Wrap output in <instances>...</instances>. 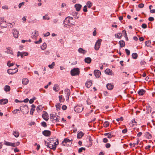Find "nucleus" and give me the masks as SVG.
I'll return each mask as SVG.
<instances>
[{
	"mask_svg": "<svg viewBox=\"0 0 155 155\" xmlns=\"http://www.w3.org/2000/svg\"><path fill=\"white\" fill-rule=\"evenodd\" d=\"M144 6V5L143 3H141L138 5V7L140 8H143Z\"/></svg>",
	"mask_w": 155,
	"mask_h": 155,
	"instance_id": "bf43d9fd",
	"label": "nucleus"
},
{
	"mask_svg": "<svg viewBox=\"0 0 155 155\" xmlns=\"http://www.w3.org/2000/svg\"><path fill=\"white\" fill-rule=\"evenodd\" d=\"M18 71V69L17 68H15L13 69H9L7 70V72L9 74H13L16 73Z\"/></svg>",
	"mask_w": 155,
	"mask_h": 155,
	"instance_id": "9d476101",
	"label": "nucleus"
},
{
	"mask_svg": "<svg viewBox=\"0 0 155 155\" xmlns=\"http://www.w3.org/2000/svg\"><path fill=\"white\" fill-rule=\"evenodd\" d=\"M47 47V45L45 43H44L43 45L41 46V48L42 50H45Z\"/></svg>",
	"mask_w": 155,
	"mask_h": 155,
	"instance_id": "37998d69",
	"label": "nucleus"
},
{
	"mask_svg": "<svg viewBox=\"0 0 155 155\" xmlns=\"http://www.w3.org/2000/svg\"><path fill=\"white\" fill-rule=\"evenodd\" d=\"M119 44L120 45L121 47L122 48L124 47L125 45V43L124 41H120L119 42Z\"/></svg>",
	"mask_w": 155,
	"mask_h": 155,
	"instance_id": "2f4dec72",
	"label": "nucleus"
},
{
	"mask_svg": "<svg viewBox=\"0 0 155 155\" xmlns=\"http://www.w3.org/2000/svg\"><path fill=\"white\" fill-rule=\"evenodd\" d=\"M72 143L71 140L67 138H65L64 139L63 141L62 142L61 144L62 145L65 146H68Z\"/></svg>",
	"mask_w": 155,
	"mask_h": 155,
	"instance_id": "39448f33",
	"label": "nucleus"
},
{
	"mask_svg": "<svg viewBox=\"0 0 155 155\" xmlns=\"http://www.w3.org/2000/svg\"><path fill=\"white\" fill-rule=\"evenodd\" d=\"M122 32H125V36H124V37H125V38H126V40L127 41H128V38H127V33H126V31L125 30H123L122 31Z\"/></svg>",
	"mask_w": 155,
	"mask_h": 155,
	"instance_id": "8fccbe9b",
	"label": "nucleus"
},
{
	"mask_svg": "<svg viewBox=\"0 0 155 155\" xmlns=\"http://www.w3.org/2000/svg\"><path fill=\"white\" fill-rule=\"evenodd\" d=\"M14 151L15 153L18 152H19V150L16 147L14 149Z\"/></svg>",
	"mask_w": 155,
	"mask_h": 155,
	"instance_id": "69168bd1",
	"label": "nucleus"
},
{
	"mask_svg": "<svg viewBox=\"0 0 155 155\" xmlns=\"http://www.w3.org/2000/svg\"><path fill=\"white\" fill-rule=\"evenodd\" d=\"M146 63V62L143 60H142L140 62V64L141 65H144Z\"/></svg>",
	"mask_w": 155,
	"mask_h": 155,
	"instance_id": "680f3d73",
	"label": "nucleus"
},
{
	"mask_svg": "<svg viewBox=\"0 0 155 155\" xmlns=\"http://www.w3.org/2000/svg\"><path fill=\"white\" fill-rule=\"evenodd\" d=\"M60 118V117L58 115L56 114H50V119H52L53 122H59Z\"/></svg>",
	"mask_w": 155,
	"mask_h": 155,
	"instance_id": "7ed1b4c3",
	"label": "nucleus"
},
{
	"mask_svg": "<svg viewBox=\"0 0 155 155\" xmlns=\"http://www.w3.org/2000/svg\"><path fill=\"white\" fill-rule=\"evenodd\" d=\"M62 109L64 110H65L67 109V106L66 105H64L62 107Z\"/></svg>",
	"mask_w": 155,
	"mask_h": 155,
	"instance_id": "774afa93",
	"label": "nucleus"
},
{
	"mask_svg": "<svg viewBox=\"0 0 155 155\" xmlns=\"http://www.w3.org/2000/svg\"><path fill=\"white\" fill-rule=\"evenodd\" d=\"M41 126L44 127H47V124L46 123L44 122H42L41 123Z\"/></svg>",
	"mask_w": 155,
	"mask_h": 155,
	"instance_id": "603ef678",
	"label": "nucleus"
},
{
	"mask_svg": "<svg viewBox=\"0 0 155 155\" xmlns=\"http://www.w3.org/2000/svg\"><path fill=\"white\" fill-rule=\"evenodd\" d=\"M84 61L85 63L89 64L91 62V59L90 57L86 58L84 59Z\"/></svg>",
	"mask_w": 155,
	"mask_h": 155,
	"instance_id": "bb28decb",
	"label": "nucleus"
},
{
	"mask_svg": "<svg viewBox=\"0 0 155 155\" xmlns=\"http://www.w3.org/2000/svg\"><path fill=\"white\" fill-rule=\"evenodd\" d=\"M10 61H9L7 63V65L8 67H10L13 66L14 65V64H15L14 63H10Z\"/></svg>",
	"mask_w": 155,
	"mask_h": 155,
	"instance_id": "09e8293b",
	"label": "nucleus"
},
{
	"mask_svg": "<svg viewBox=\"0 0 155 155\" xmlns=\"http://www.w3.org/2000/svg\"><path fill=\"white\" fill-rule=\"evenodd\" d=\"M4 144L6 146H11L14 147L18 146L20 144V142H18L16 143H12L6 141H4Z\"/></svg>",
	"mask_w": 155,
	"mask_h": 155,
	"instance_id": "20e7f679",
	"label": "nucleus"
},
{
	"mask_svg": "<svg viewBox=\"0 0 155 155\" xmlns=\"http://www.w3.org/2000/svg\"><path fill=\"white\" fill-rule=\"evenodd\" d=\"M105 147L107 148H109L110 147V144L109 143H107L105 145Z\"/></svg>",
	"mask_w": 155,
	"mask_h": 155,
	"instance_id": "e2e57ef3",
	"label": "nucleus"
},
{
	"mask_svg": "<svg viewBox=\"0 0 155 155\" xmlns=\"http://www.w3.org/2000/svg\"><path fill=\"white\" fill-rule=\"evenodd\" d=\"M123 120V117H121L120 118H117L116 119V120L117 121H122Z\"/></svg>",
	"mask_w": 155,
	"mask_h": 155,
	"instance_id": "0e129e2a",
	"label": "nucleus"
},
{
	"mask_svg": "<svg viewBox=\"0 0 155 155\" xmlns=\"http://www.w3.org/2000/svg\"><path fill=\"white\" fill-rule=\"evenodd\" d=\"M65 92L66 93V95L69 96L71 94V92L70 89H66L64 90Z\"/></svg>",
	"mask_w": 155,
	"mask_h": 155,
	"instance_id": "473e14b6",
	"label": "nucleus"
},
{
	"mask_svg": "<svg viewBox=\"0 0 155 155\" xmlns=\"http://www.w3.org/2000/svg\"><path fill=\"white\" fill-rule=\"evenodd\" d=\"M84 135V133L82 131H80L77 134V137L78 138H81Z\"/></svg>",
	"mask_w": 155,
	"mask_h": 155,
	"instance_id": "7c9ffc66",
	"label": "nucleus"
},
{
	"mask_svg": "<svg viewBox=\"0 0 155 155\" xmlns=\"http://www.w3.org/2000/svg\"><path fill=\"white\" fill-rule=\"evenodd\" d=\"M83 108L82 105H78L74 107V110L76 112H81L83 110Z\"/></svg>",
	"mask_w": 155,
	"mask_h": 155,
	"instance_id": "6e6552de",
	"label": "nucleus"
},
{
	"mask_svg": "<svg viewBox=\"0 0 155 155\" xmlns=\"http://www.w3.org/2000/svg\"><path fill=\"white\" fill-rule=\"evenodd\" d=\"M23 54H24L25 56H27L28 54V52H23L21 53L20 51H18L17 53V56L18 57L20 55L21 57L22 58L23 57Z\"/></svg>",
	"mask_w": 155,
	"mask_h": 155,
	"instance_id": "4468645a",
	"label": "nucleus"
},
{
	"mask_svg": "<svg viewBox=\"0 0 155 155\" xmlns=\"http://www.w3.org/2000/svg\"><path fill=\"white\" fill-rule=\"evenodd\" d=\"M8 102V100L6 99H2L0 100V104H5Z\"/></svg>",
	"mask_w": 155,
	"mask_h": 155,
	"instance_id": "a211bd4d",
	"label": "nucleus"
},
{
	"mask_svg": "<svg viewBox=\"0 0 155 155\" xmlns=\"http://www.w3.org/2000/svg\"><path fill=\"white\" fill-rule=\"evenodd\" d=\"M105 72L106 74H107L108 75H111V73L110 70L109 69H106L105 70Z\"/></svg>",
	"mask_w": 155,
	"mask_h": 155,
	"instance_id": "58836bf2",
	"label": "nucleus"
},
{
	"mask_svg": "<svg viewBox=\"0 0 155 155\" xmlns=\"http://www.w3.org/2000/svg\"><path fill=\"white\" fill-rule=\"evenodd\" d=\"M61 105V104L60 103H57L56 104L55 106L57 110H59L60 109Z\"/></svg>",
	"mask_w": 155,
	"mask_h": 155,
	"instance_id": "de8ad7c7",
	"label": "nucleus"
},
{
	"mask_svg": "<svg viewBox=\"0 0 155 155\" xmlns=\"http://www.w3.org/2000/svg\"><path fill=\"white\" fill-rule=\"evenodd\" d=\"M109 123L108 121H105L104 124V126L105 127H107L109 126Z\"/></svg>",
	"mask_w": 155,
	"mask_h": 155,
	"instance_id": "79ce46f5",
	"label": "nucleus"
},
{
	"mask_svg": "<svg viewBox=\"0 0 155 155\" xmlns=\"http://www.w3.org/2000/svg\"><path fill=\"white\" fill-rule=\"evenodd\" d=\"M132 122L133 125H136L137 124V122L134 119L132 120Z\"/></svg>",
	"mask_w": 155,
	"mask_h": 155,
	"instance_id": "864d4df0",
	"label": "nucleus"
},
{
	"mask_svg": "<svg viewBox=\"0 0 155 155\" xmlns=\"http://www.w3.org/2000/svg\"><path fill=\"white\" fill-rule=\"evenodd\" d=\"M12 33L15 38H16L18 37V32L15 29L12 30Z\"/></svg>",
	"mask_w": 155,
	"mask_h": 155,
	"instance_id": "dca6fc26",
	"label": "nucleus"
},
{
	"mask_svg": "<svg viewBox=\"0 0 155 155\" xmlns=\"http://www.w3.org/2000/svg\"><path fill=\"white\" fill-rule=\"evenodd\" d=\"M115 36H116L117 38H120L122 37V34L120 33H119L116 34Z\"/></svg>",
	"mask_w": 155,
	"mask_h": 155,
	"instance_id": "a18cd8bd",
	"label": "nucleus"
},
{
	"mask_svg": "<svg viewBox=\"0 0 155 155\" xmlns=\"http://www.w3.org/2000/svg\"><path fill=\"white\" fill-rule=\"evenodd\" d=\"M142 27L144 29L146 28H147V25L146 24H143L142 25Z\"/></svg>",
	"mask_w": 155,
	"mask_h": 155,
	"instance_id": "4d7b16f0",
	"label": "nucleus"
},
{
	"mask_svg": "<svg viewBox=\"0 0 155 155\" xmlns=\"http://www.w3.org/2000/svg\"><path fill=\"white\" fill-rule=\"evenodd\" d=\"M146 91L143 89L140 90L138 92V94L140 95H143L145 93Z\"/></svg>",
	"mask_w": 155,
	"mask_h": 155,
	"instance_id": "393cba45",
	"label": "nucleus"
},
{
	"mask_svg": "<svg viewBox=\"0 0 155 155\" xmlns=\"http://www.w3.org/2000/svg\"><path fill=\"white\" fill-rule=\"evenodd\" d=\"M7 53L9 54H11L12 55L13 54V51L10 48H8L7 51Z\"/></svg>",
	"mask_w": 155,
	"mask_h": 155,
	"instance_id": "f704fd0d",
	"label": "nucleus"
},
{
	"mask_svg": "<svg viewBox=\"0 0 155 155\" xmlns=\"http://www.w3.org/2000/svg\"><path fill=\"white\" fill-rule=\"evenodd\" d=\"M32 34V35L31 36L32 38L35 39L38 36V32L35 31Z\"/></svg>",
	"mask_w": 155,
	"mask_h": 155,
	"instance_id": "c85d7f7f",
	"label": "nucleus"
},
{
	"mask_svg": "<svg viewBox=\"0 0 155 155\" xmlns=\"http://www.w3.org/2000/svg\"><path fill=\"white\" fill-rule=\"evenodd\" d=\"M10 90V87L8 85H6L4 88V90L6 92L9 91Z\"/></svg>",
	"mask_w": 155,
	"mask_h": 155,
	"instance_id": "72a5a7b5",
	"label": "nucleus"
},
{
	"mask_svg": "<svg viewBox=\"0 0 155 155\" xmlns=\"http://www.w3.org/2000/svg\"><path fill=\"white\" fill-rule=\"evenodd\" d=\"M79 70L78 68H74L71 70V74L72 76L78 75L79 74Z\"/></svg>",
	"mask_w": 155,
	"mask_h": 155,
	"instance_id": "423d86ee",
	"label": "nucleus"
},
{
	"mask_svg": "<svg viewBox=\"0 0 155 155\" xmlns=\"http://www.w3.org/2000/svg\"><path fill=\"white\" fill-rule=\"evenodd\" d=\"M101 41V39H99L96 42L94 47V49L96 50H99L100 47Z\"/></svg>",
	"mask_w": 155,
	"mask_h": 155,
	"instance_id": "1a4fd4ad",
	"label": "nucleus"
},
{
	"mask_svg": "<svg viewBox=\"0 0 155 155\" xmlns=\"http://www.w3.org/2000/svg\"><path fill=\"white\" fill-rule=\"evenodd\" d=\"M43 134L45 136H49L51 134V132L48 130H45L42 132Z\"/></svg>",
	"mask_w": 155,
	"mask_h": 155,
	"instance_id": "f8f14e48",
	"label": "nucleus"
},
{
	"mask_svg": "<svg viewBox=\"0 0 155 155\" xmlns=\"http://www.w3.org/2000/svg\"><path fill=\"white\" fill-rule=\"evenodd\" d=\"M145 45L147 46V47H149V46H150V45L151 44V42L150 41H146L145 42Z\"/></svg>",
	"mask_w": 155,
	"mask_h": 155,
	"instance_id": "c03bdc74",
	"label": "nucleus"
},
{
	"mask_svg": "<svg viewBox=\"0 0 155 155\" xmlns=\"http://www.w3.org/2000/svg\"><path fill=\"white\" fill-rule=\"evenodd\" d=\"M87 103L88 104H90L91 103V101L89 98H88L87 100Z\"/></svg>",
	"mask_w": 155,
	"mask_h": 155,
	"instance_id": "5fc2aeb1",
	"label": "nucleus"
},
{
	"mask_svg": "<svg viewBox=\"0 0 155 155\" xmlns=\"http://www.w3.org/2000/svg\"><path fill=\"white\" fill-rule=\"evenodd\" d=\"M81 7V5L79 4H77L74 5V7L76 8V10H80Z\"/></svg>",
	"mask_w": 155,
	"mask_h": 155,
	"instance_id": "cd10ccee",
	"label": "nucleus"
},
{
	"mask_svg": "<svg viewBox=\"0 0 155 155\" xmlns=\"http://www.w3.org/2000/svg\"><path fill=\"white\" fill-rule=\"evenodd\" d=\"M44 112V114L42 115V117L45 120L47 121L48 120V115L46 112Z\"/></svg>",
	"mask_w": 155,
	"mask_h": 155,
	"instance_id": "f3484780",
	"label": "nucleus"
},
{
	"mask_svg": "<svg viewBox=\"0 0 155 155\" xmlns=\"http://www.w3.org/2000/svg\"><path fill=\"white\" fill-rule=\"evenodd\" d=\"M55 65V63L54 62H53L51 64H49L48 65V67L50 69H53L54 68V66Z\"/></svg>",
	"mask_w": 155,
	"mask_h": 155,
	"instance_id": "a19ab883",
	"label": "nucleus"
},
{
	"mask_svg": "<svg viewBox=\"0 0 155 155\" xmlns=\"http://www.w3.org/2000/svg\"><path fill=\"white\" fill-rule=\"evenodd\" d=\"M72 20L73 18L71 17H67L64 21V26L66 27V25H67L68 26L74 25V23L72 21Z\"/></svg>",
	"mask_w": 155,
	"mask_h": 155,
	"instance_id": "f03ea898",
	"label": "nucleus"
},
{
	"mask_svg": "<svg viewBox=\"0 0 155 155\" xmlns=\"http://www.w3.org/2000/svg\"><path fill=\"white\" fill-rule=\"evenodd\" d=\"M24 3H25L24 2H21V3H20L19 4V5H18V7H19V8H20L23 5H24Z\"/></svg>",
	"mask_w": 155,
	"mask_h": 155,
	"instance_id": "338daca9",
	"label": "nucleus"
},
{
	"mask_svg": "<svg viewBox=\"0 0 155 155\" xmlns=\"http://www.w3.org/2000/svg\"><path fill=\"white\" fill-rule=\"evenodd\" d=\"M92 3L90 1H88L86 5L84 6L83 10H87V7L89 8H90L92 6Z\"/></svg>",
	"mask_w": 155,
	"mask_h": 155,
	"instance_id": "9b49d317",
	"label": "nucleus"
},
{
	"mask_svg": "<svg viewBox=\"0 0 155 155\" xmlns=\"http://www.w3.org/2000/svg\"><path fill=\"white\" fill-rule=\"evenodd\" d=\"M144 136L148 139H150L152 138L151 135L148 132H146L145 133Z\"/></svg>",
	"mask_w": 155,
	"mask_h": 155,
	"instance_id": "6ab92c4d",
	"label": "nucleus"
},
{
	"mask_svg": "<svg viewBox=\"0 0 155 155\" xmlns=\"http://www.w3.org/2000/svg\"><path fill=\"white\" fill-rule=\"evenodd\" d=\"M106 86L107 88L109 90L112 89L114 87V86L113 85L110 84H107Z\"/></svg>",
	"mask_w": 155,
	"mask_h": 155,
	"instance_id": "c756f323",
	"label": "nucleus"
},
{
	"mask_svg": "<svg viewBox=\"0 0 155 155\" xmlns=\"http://www.w3.org/2000/svg\"><path fill=\"white\" fill-rule=\"evenodd\" d=\"M31 108L30 110V114L33 115L34 111L35 110V106L34 104H32L31 106Z\"/></svg>",
	"mask_w": 155,
	"mask_h": 155,
	"instance_id": "4be33fe9",
	"label": "nucleus"
},
{
	"mask_svg": "<svg viewBox=\"0 0 155 155\" xmlns=\"http://www.w3.org/2000/svg\"><path fill=\"white\" fill-rule=\"evenodd\" d=\"M86 150V149L85 148H84V147H81L80 148L79 150H78V153H81L83 150Z\"/></svg>",
	"mask_w": 155,
	"mask_h": 155,
	"instance_id": "49530a36",
	"label": "nucleus"
},
{
	"mask_svg": "<svg viewBox=\"0 0 155 155\" xmlns=\"http://www.w3.org/2000/svg\"><path fill=\"white\" fill-rule=\"evenodd\" d=\"M0 23L1 26L3 28H6L8 25L6 21L3 18H0Z\"/></svg>",
	"mask_w": 155,
	"mask_h": 155,
	"instance_id": "0eeeda50",
	"label": "nucleus"
},
{
	"mask_svg": "<svg viewBox=\"0 0 155 155\" xmlns=\"http://www.w3.org/2000/svg\"><path fill=\"white\" fill-rule=\"evenodd\" d=\"M125 51L127 56H129L130 54V51L127 49H125Z\"/></svg>",
	"mask_w": 155,
	"mask_h": 155,
	"instance_id": "6e6d98bb",
	"label": "nucleus"
},
{
	"mask_svg": "<svg viewBox=\"0 0 155 155\" xmlns=\"http://www.w3.org/2000/svg\"><path fill=\"white\" fill-rule=\"evenodd\" d=\"M53 89L56 92L60 90V88L58 85L57 84L54 85L53 87Z\"/></svg>",
	"mask_w": 155,
	"mask_h": 155,
	"instance_id": "aec40b11",
	"label": "nucleus"
},
{
	"mask_svg": "<svg viewBox=\"0 0 155 155\" xmlns=\"http://www.w3.org/2000/svg\"><path fill=\"white\" fill-rule=\"evenodd\" d=\"M148 20L150 21H153V20H154V18L153 17H150L148 18Z\"/></svg>",
	"mask_w": 155,
	"mask_h": 155,
	"instance_id": "052dcab7",
	"label": "nucleus"
},
{
	"mask_svg": "<svg viewBox=\"0 0 155 155\" xmlns=\"http://www.w3.org/2000/svg\"><path fill=\"white\" fill-rule=\"evenodd\" d=\"M58 140L55 138H51L49 142L46 143L45 141L46 145L49 148L53 150H55L57 145L58 144Z\"/></svg>",
	"mask_w": 155,
	"mask_h": 155,
	"instance_id": "f257e3e1",
	"label": "nucleus"
},
{
	"mask_svg": "<svg viewBox=\"0 0 155 155\" xmlns=\"http://www.w3.org/2000/svg\"><path fill=\"white\" fill-rule=\"evenodd\" d=\"M16 137H18L19 135V133L18 131H14L12 133Z\"/></svg>",
	"mask_w": 155,
	"mask_h": 155,
	"instance_id": "a878e982",
	"label": "nucleus"
},
{
	"mask_svg": "<svg viewBox=\"0 0 155 155\" xmlns=\"http://www.w3.org/2000/svg\"><path fill=\"white\" fill-rule=\"evenodd\" d=\"M132 56L133 58L136 59L137 58L138 55L137 53H134L132 54Z\"/></svg>",
	"mask_w": 155,
	"mask_h": 155,
	"instance_id": "4c0bfd02",
	"label": "nucleus"
},
{
	"mask_svg": "<svg viewBox=\"0 0 155 155\" xmlns=\"http://www.w3.org/2000/svg\"><path fill=\"white\" fill-rule=\"evenodd\" d=\"M95 29V30L93 32V35L94 36H95L96 35V28H95L94 29Z\"/></svg>",
	"mask_w": 155,
	"mask_h": 155,
	"instance_id": "13d9d810",
	"label": "nucleus"
},
{
	"mask_svg": "<svg viewBox=\"0 0 155 155\" xmlns=\"http://www.w3.org/2000/svg\"><path fill=\"white\" fill-rule=\"evenodd\" d=\"M22 83L24 85H26L28 83V80L27 78H23L22 81Z\"/></svg>",
	"mask_w": 155,
	"mask_h": 155,
	"instance_id": "5701e85b",
	"label": "nucleus"
},
{
	"mask_svg": "<svg viewBox=\"0 0 155 155\" xmlns=\"http://www.w3.org/2000/svg\"><path fill=\"white\" fill-rule=\"evenodd\" d=\"M58 97L60 102H63L64 101V99L63 98L62 95H60Z\"/></svg>",
	"mask_w": 155,
	"mask_h": 155,
	"instance_id": "e433bc0d",
	"label": "nucleus"
},
{
	"mask_svg": "<svg viewBox=\"0 0 155 155\" xmlns=\"http://www.w3.org/2000/svg\"><path fill=\"white\" fill-rule=\"evenodd\" d=\"M42 109V106L41 105L38 106L36 108V110L38 112H40Z\"/></svg>",
	"mask_w": 155,
	"mask_h": 155,
	"instance_id": "c9c22d12",
	"label": "nucleus"
},
{
	"mask_svg": "<svg viewBox=\"0 0 155 155\" xmlns=\"http://www.w3.org/2000/svg\"><path fill=\"white\" fill-rule=\"evenodd\" d=\"M92 85V81H87L86 84V86L88 88H89Z\"/></svg>",
	"mask_w": 155,
	"mask_h": 155,
	"instance_id": "412c9836",
	"label": "nucleus"
},
{
	"mask_svg": "<svg viewBox=\"0 0 155 155\" xmlns=\"http://www.w3.org/2000/svg\"><path fill=\"white\" fill-rule=\"evenodd\" d=\"M80 10L74 11L73 12H72V15L74 16L75 18H78L79 17V14H78V12Z\"/></svg>",
	"mask_w": 155,
	"mask_h": 155,
	"instance_id": "ddd939ff",
	"label": "nucleus"
},
{
	"mask_svg": "<svg viewBox=\"0 0 155 155\" xmlns=\"http://www.w3.org/2000/svg\"><path fill=\"white\" fill-rule=\"evenodd\" d=\"M113 136V135L112 134V132H109V134L107 136V138H110Z\"/></svg>",
	"mask_w": 155,
	"mask_h": 155,
	"instance_id": "3c124183",
	"label": "nucleus"
},
{
	"mask_svg": "<svg viewBox=\"0 0 155 155\" xmlns=\"http://www.w3.org/2000/svg\"><path fill=\"white\" fill-rule=\"evenodd\" d=\"M94 74L96 78H98L100 77L101 72L99 70H95L94 71Z\"/></svg>",
	"mask_w": 155,
	"mask_h": 155,
	"instance_id": "2eb2a0df",
	"label": "nucleus"
},
{
	"mask_svg": "<svg viewBox=\"0 0 155 155\" xmlns=\"http://www.w3.org/2000/svg\"><path fill=\"white\" fill-rule=\"evenodd\" d=\"M78 51L79 53L83 54H85L86 53L87 51L84 50L81 48H80L78 49Z\"/></svg>",
	"mask_w": 155,
	"mask_h": 155,
	"instance_id": "b1692460",
	"label": "nucleus"
},
{
	"mask_svg": "<svg viewBox=\"0 0 155 155\" xmlns=\"http://www.w3.org/2000/svg\"><path fill=\"white\" fill-rule=\"evenodd\" d=\"M87 139L89 140L90 142V144L91 146L92 145V140L90 136H88L87 137Z\"/></svg>",
	"mask_w": 155,
	"mask_h": 155,
	"instance_id": "ea45409f",
	"label": "nucleus"
}]
</instances>
